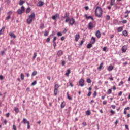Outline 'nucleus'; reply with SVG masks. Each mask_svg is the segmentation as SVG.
Segmentation results:
<instances>
[{
	"instance_id": "nucleus-1",
	"label": "nucleus",
	"mask_w": 130,
	"mask_h": 130,
	"mask_svg": "<svg viewBox=\"0 0 130 130\" xmlns=\"http://www.w3.org/2000/svg\"><path fill=\"white\" fill-rule=\"evenodd\" d=\"M35 20V13L33 12L31 15L28 16V18L27 19L26 22L28 25L32 23V21Z\"/></svg>"
},
{
	"instance_id": "nucleus-2",
	"label": "nucleus",
	"mask_w": 130,
	"mask_h": 130,
	"mask_svg": "<svg viewBox=\"0 0 130 130\" xmlns=\"http://www.w3.org/2000/svg\"><path fill=\"white\" fill-rule=\"evenodd\" d=\"M95 16L100 18L102 16V9L100 7H97L95 9Z\"/></svg>"
},
{
	"instance_id": "nucleus-3",
	"label": "nucleus",
	"mask_w": 130,
	"mask_h": 130,
	"mask_svg": "<svg viewBox=\"0 0 130 130\" xmlns=\"http://www.w3.org/2000/svg\"><path fill=\"white\" fill-rule=\"evenodd\" d=\"M66 18V19L65 20V23H68V22L70 21V13H69V12H66L65 16H61V19L62 21H63V20H64Z\"/></svg>"
},
{
	"instance_id": "nucleus-4",
	"label": "nucleus",
	"mask_w": 130,
	"mask_h": 130,
	"mask_svg": "<svg viewBox=\"0 0 130 130\" xmlns=\"http://www.w3.org/2000/svg\"><path fill=\"white\" fill-rule=\"evenodd\" d=\"M21 9L17 10V13L19 15H22L25 12V7L24 6H22Z\"/></svg>"
},
{
	"instance_id": "nucleus-5",
	"label": "nucleus",
	"mask_w": 130,
	"mask_h": 130,
	"mask_svg": "<svg viewBox=\"0 0 130 130\" xmlns=\"http://www.w3.org/2000/svg\"><path fill=\"white\" fill-rule=\"evenodd\" d=\"M24 124H26V123H27V129H30V122L28 121L26 119L24 118L23 120V121H22V123H23Z\"/></svg>"
},
{
	"instance_id": "nucleus-6",
	"label": "nucleus",
	"mask_w": 130,
	"mask_h": 130,
	"mask_svg": "<svg viewBox=\"0 0 130 130\" xmlns=\"http://www.w3.org/2000/svg\"><path fill=\"white\" fill-rule=\"evenodd\" d=\"M88 28L89 30H92L93 28H95V25L92 22H89L88 25Z\"/></svg>"
},
{
	"instance_id": "nucleus-7",
	"label": "nucleus",
	"mask_w": 130,
	"mask_h": 130,
	"mask_svg": "<svg viewBox=\"0 0 130 130\" xmlns=\"http://www.w3.org/2000/svg\"><path fill=\"white\" fill-rule=\"evenodd\" d=\"M85 85V80L84 79H81L79 81V86L81 87H83Z\"/></svg>"
},
{
	"instance_id": "nucleus-8",
	"label": "nucleus",
	"mask_w": 130,
	"mask_h": 130,
	"mask_svg": "<svg viewBox=\"0 0 130 130\" xmlns=\"http://www.w3.org/2000/svg\"><path fill=\"white\" fill-rule=\"evenodd\" d=\"M69 24L71 25V26H73V25H74V24H75V19L74 18H71L70 19V17H69Z\"/></svg>"
},
{
	"instance_id": "nucleus-9",
	"label": "nucleus",
	"mask_w": 130,
	"mask_h": 130,
	"mask_svg": "<svg viewBox=\"0 0 130 130\" xmlns=\"http://www.w3.org/2000/svg\"><path fill=\"white\" fill-rule=\"evenodd\" d=\"M57 18H59V14H58V13H57L55 15H53L52 16V20H55V21H56Z\"/></svg>"
},
{
	"instance_id": "nucleus-10",
	"label": "nucleus",
	"mask_w": 130,
	"mask_h": 130,
	"mask_svg": "<svg viewBox=\"0 0 130 130\" xmlns=\"http://www.w3.org/2000/svg\"><path fill=\"white\" fill-rule=\"evenodd\" d=\"M95 35L98 38H100V37H101V33L100 32V30H98L95 33Z\"/></svg>"
},
{
	"instance_id": "nucleus-11",
	"label": "nucleus",
	"mask_w": 130,
	"mask_h": 130,
	"mask_svg": "<svg viewBox=\"0 0 130 130\" xmlns=\"http://www.w3.org/2000/svg\"><path fill=\"white\" fill-rule=\"evenodd\" d=\"M85 17L86 18V19H87V20H89V19H91V20H92V21H94V18H93V17H92V16H88V15H87V14H85Z\"/></svg>"
},
{
	"instance_id": "nucleus-12",
	"label": "nucleus",
	"mask_w": 130,
	"mask_h": 130,
	"mask_svg": "<svg viewBox=\"0 0 130 130\" xmlns=\"http://www.w3.org/2000/svg\"><path fill=\"white\" fill-rule=\"evenodd\" d=\"M126 50H127V47L124 45L122 47V52H126Z\"/></svg>"
},
{
	"instance_id": "nucleus-13",
	"label": "nucleus",
	"mask_w": 130,
	"mask_h": 130,
	"mask_svg": "<svg viewBox=\"0 0 130 130\" xmlns=\"http://www.w3.org/2000/svg\"><path fill=\"white\" fill-rule=\"evenodd\" d=\"M44 5V2H42V1H39L37 6V7H42V5Z\"/></svg>"
},
{
	"instance_id": "nucleus-14",
	"label": "nucleus",
	"mask_w": 130,
	"mask_h": 130,
	"mask_svg": "<svg viewBox=\"0 0 130 130\" xmlns=\"http://www.w3.org/2000/svg\"><path fill=\"white\" fill-rule=\"evenodd\" d=\"M96 42V38L94 37H92L91 38V41H90V43H92V44H94Z\"/></svg>"
},
{
	"instance_id": "nucleus-15",
	"label": "nucleus",
	"mask_w": 130,
	"mask_h": 130,
	"mask_svg": "<svg viewBox=\"0 0 130 130\" xmlns=\"http://www.w3.org/2000/svg\"><path fill=\"white\" fill-rule=\"evenodd\" d=\"M79 39H80V34H78L75 36V41L76 42L79 41Z\"/></svg>"
},
{
	"instance_id": "nucleus-16",
	"label": "nucleus",
	"mask_w": 130,
	"mask_h": 130,
	"mask_svg": "<svg viewBox=\"0 0 130 130\" xmlns=\"http://www.w3.org/2000/svg\"><path fill=\"white\" fill-rule=\"evenodd\" d=\"M63 53V52H62V50H59L57 52V54L58 56H61V55H62Z\"/></svg>"
},
{
	"instance_id": "nucleus-17",
	"label": "nucleus",
	"mask_w": 130,
	"mask_h": 130,
	"mask_svg": "<svg viewBox=\"0 0 130 130\" xmlns=\"http://www.w3.org/2000/svg\"><path fill=\"white\" fill-rule=\"evenodd\" d=\"M113 69H114V68L113 67V66H112V65H110L109 66V67L108 68V71H112V70H113Z\"/></svg>"
},
{
	"instance_id": "nucleus-18",
	"label": "nucleus",
	"mask_w": 130,
	"mask_h": 130,
	"mask_svg": "<svg viewBox=\"0 0 130 130\" xmlns=\"http://www.w3.org/2000/svg\"><path fill=\"white\" fill-rule=\"evenodd\" d=\"M103 68V62H102L100 66L98 68V70H99V71H101V69Z\"/></svg>"
},
{
	"instance_id": "nucleus-19",
	"label": "nucleus",
	"mask_w": 130,
	"mask_h": 130,
	"mask_svg": "<svg viewBox=\"0 0 130 130\" xmlns=\"http://www.w3.org/2000/svg\"><path fill=\"white\" fill-rule=\"evenodd\" d=\"M122 34L124 35V36H127V35H128V32L126 30H124Z\"/></svg>"
},
{
	"instance_id": "nucleus-20",
	"label": "nucleus",
	"mask_w": 130,
	"mask_h": 130,
	"mask_svg": "<svg viewBox=\"0 0 130 130\" xmlns=\"http://www.w3.org/2000/svg\"><path fill=\"white\" fill-rule=\"evenodd\" d=\"M9 36H10V37H13L14 38H16V35L13 32H10Z\"/></svg>"
},
{
	"instance_id": "nucleus-21",
	"label": "nucleus",
	"mask_w": 130,
	"mask_h": 130,
	"mask_svg": "<svg viewBox=\"0 0 130 130\" xmlns=\"http://www.w3.org/2000/svg\"><path fill=\"white\" fill-rule=\"evenodd\" d=\"M70 74H71V70L68 69L67 72L66 73V75L67 76V77H69Z\"/></svg>"
},
{
	"instance_id": "nucleus-22",
	"label": "nucleus",
	"mask_w": 130,
	"mask_h": 130,
	"mask_svg": "<svg viewBox=\"0 0 130 130\" xmlns=\"http://www.w3.org/2000/svg\"><path fill=\"white\" fill-rule=\"evenodd\" d=\"M93 44H92V43H89L87 45V48L90 49L91 48V47H92L93 46L92 45Z\"/></svg>"
},
{
	"instance_id": "nucleus-23",
	"label": "nucleus",
	"mask_w": 130,
	"mask_h": 130,
	"mask_svg": "<svg viewBox=\"0 0 130 130\" xmlns=\"http://www.w3.org/2000/svg\"><path fill=\"white\" fill-rule=\"evenodd\" d=\"M31 12V8L30 7H28L26 10V14H29Z\"/></svg>"
},
{
	"instance_id": "nucleus-24",
	"label": "nucleus",
	"mask_w": 130,
	"mask_h": 130,
	"mask_svg": "<svg viewBox=\"0 0 130 130\" xmlns=\"http://www.w3.org/2000/svg\"><path fill=\"white\" fill-rule=\"evenodd\" d=\"M115 4V0H111L110 5L111 6H114Z\"/></svg>"
},
{
	"instance_id": "nucleus-25",
	"label": "nucleus",
	"mask_w": 130,
	"mask_h": 130,
	"mask_svg": "<svg viewBox=\"0 0 130 130\" xmlns=\"http://www.w3.org/2000/svg\"><path fill=\"white\" fill-rule=\"evenodd\" d=\"M14 110L15 111L16 113H18L19 110V108H17V107H15L14 108Z\"/></svg>"
},
{
	"instance_id": "nucleus-26",
	"label": "nucleus",
	"mask_w": 130,
	"mask_h": 130,
	"mask_svg": "<svg viewBox=\"0 0 130 130\" xmlns=\"http://www.w3.org/2000/svg\"><path fill=\"white\" fill-rule=\"evenodd\" d=\"M58 92V89H54V93L55 96H56V95H57Z\"/></svg>"
},
{
	"instance_id": "nucleus-27",
	"label": "nucleus",
	"mask_w": 130,
	"mask_h": 130,
	"mask_svg": "<svg viewBox=\"0 0 130 130\" xmlns=\"http://www.w3.org/2000/svg\"><path fill=\"white\" fill-rule=\"evenodd\" d=\"M24 3H25V1H24L20 0L19 2V5L20 6H23V5H24Z\"/></svg>"
},
{
	"instance_id": "nucleus-28",
	"label": "nucleus",
	"mask_w": 130,
	"mask_h": 130,
	"mask_svg": "<svg viewBox=\"0 0 130 130\" xmlns=\"http://www.w3.org/2000/svg\"><path fill=\"white\" fill-rule=\"evenodd\" d=\"M5 31V27H2V28L0 30V35H2L3 34V32H4Z\"/></svg>"
},
{
	"instance_id": "nucleus-29",
	"label": "nucleus",
	"mask_w": 130,
	"mask_h": 130,
	"mask_svg": "<svg viewBox=\"0 0 130 130\" xmlns=\"http://www.w3.org/2000/svg\"><path fill=\"white\" fill-rule=\"evenodd\" d=\"M66 106V103L63 102L61 104V108H63Z\"/></svg>"
},
{
	"instance_id": "nucleus-30",
	"label": "nucleus",
	"mask_w": 130,
	"mask_h": 130,
	"mask_svg": "<svg viewBox=\"0 0 130 130\" xmlns=\"http://www.w3.org/2000/svg\"><path fill=\"white\" fill-rule=\"evenodd\" d=\"M122 30H123L122 27H119L118 28V32H122Z\"/></svg>"
},
{
	"instance_id": "nucleus-31",
	"label": "nucleus",
	"mask_w": 130,
	"mask_h": 130,
	"mask_svg": "<svg viewBox=\"0 0 130 130\" xmlns=\"http://www.w3.org/2000/svg\"><path fill=\"white\" fill-rule=\"evenodd\" d=\"M58 88H59V85H58V84H55L54 86V89L58 90Z\"/></svg>"
},
{
	"instance_id": "nucleus-32",
	"label": "nucleus",
	"mask_w": 130,
	"mask_h": 130,
	"mask_svg": "<svg viewBox=\"0 0 130 130\" xmlns=\"http://www.w3.org/2000/svg\"><path fill=\"white\" fill-rule=\"evenodd\" d=\"M86 115H91V111L90 110H88L86 112Z\"/></svg>"
},
{
	"instance_id": "nucleus-33",
	"label": "nucleus",
	"mask_w": 130,
	"mask_h": 130,
	"mask_svg": "<svg viewBox=\"0 0 130 130\" xmlns=\"http://www.w3.org/2000/svg\"><path fill=\"white\" fill-rule=\"evenodd\" d=\"M84 42H85V39H83L81 41V43H80L79 45L80 46H82V45H83V43H84Z\"/></svg>"
},
{
	"instance_id": "nucleus-34",
	"label": "nucleus",
	"mask_w": 130,
	"mask_h": 130,
	"mask_svg": "<svg viewBox=\"0 0 130 130\" xmlns=\"http://www.w3.org/2000/svg\"><path fill=\"white\" fill-rule=\"evenodd\" d=\"M25 77V76L24 75V74L21 73V80H24V78Z\"/></svg>"
},
{
	"instance_id": "nucleus-35",
	"label": "nucleus",
	"mask_w": 130,
	"mask_h": 130,
	"mask_svg": "<svg viewBox=\"0 0 130 130\" xmlns=\"http://www.w3.org/2000/svg\"><path fill=\"white\" fill-rule=\"evenodd\" d=\"M87 82L89 83V84H91V83H92V81L91 80V79L90 78H88L87 79Z\"/></svg>"
},
{
	"instance_id": "nucleus-36",
	"label": "nucleus",
	"mask_w": 130,
	"mask_h": 130,
	"mask_svg": "<svg viewBox=\"0 0 130 130\" xmlns=\"http://www.w3.org/2000/svg\"><path fill=\"white\" fill-rule=\"evenodd\" d=\"M71 110H72V108L69 107L68 109L67 113H70V112H71Z\"/></svg>"
},
{
	"instance_id": "nucleus-37",
	"label": "nucleus",
	"mask_w": 130,
	"mask_h": 130,
	"mask_svg": "<svg viewBox=\"0 0 130 130\" xmlns=\"http://www.w3.org/2000/svg\"><path fill=\"white\" fill-rule=\"evenodd\" d=\"M37 75V71H34L32 74V76H36Z\"/></svg>"
},
{
	"instance_id": "nucleus-38",
	"label": "nucleus",
	"mask_w": 130,
	"mask_h": 130,
	"mask_svg": "<svg viewBox=\"0 0 130 130\" xmlns=\"http://www.w3.org/2000/svg\"><path fill=\"white\" fill-rule=\"evenodd\" d=\"M36 56H37V53H34L33 56V59H35V58H36Z\"/></svg>"
},
{
	"instance_id": "nucleus-39",
	"label": "nucleus",
	"mask_w": 130,
	"mask_h": 130,
	"mask_svg": "<svg viewBox=\"0 0 130 130\" xmlns=\"http://www.w3.org/2000/svg\"><path fill=\"white\" fill-rule=\"evenodd\" d=\"M10 19H11V15H8V16L7 17L6 20H7L8 21H9V20H10Z\"/></svg>"
},
{
	"instance_id": "nucleus-40",
	"label": "nucleus",
	"mask_w": 130,
	"mask_h": 130,
	"mask_svg": "<svg viewBox=\"0 0 130 130\" xmlns=\"http://www.w3.org/2000/svg\"><path fill=\"white\" fill-rule=\"evenodd\" d=\"M67 96H68V99H69V100H72L73 99L72 98V97L70 96V95H69V93H67Z\"/></svg>"
},
{
	"instance_id": "nucleus-41",
	"label": "nucleus",
	"mask_w": 130,
	"mask_h": 130,
	"mask_svg": "<svg viewBox=\"0 0 130 130\" xmlns=\"http://www.w3.org/2000/svg\"><path fill=\"white\" fill-rule=\"evenodd\" d=\"M122 24H126V23H127V20H123L122 21Z\"/></svg>"
},
{
	"instance_id": "nucleus-42",
	"label": "nucleus",
	"mask_w": 130,
	"mask_h": 130,
	"mask_svg": "<svg viewBox=\"0 0 130 130\" xmlns=\"http://www.w3.org/2000/svg\"><path fill=\"white\" fill-rule=\"evenodd\" d=\"M106 19L109 21V20H110V16L109 15H107Z\"/></svg>"
},
{
	"instance_id": "nucleus-43",
	"label": "nucleus",
	"mask_w": 130,
	"mask_h": 130,
	"mask_svg": "<svg viewBox=\"0 0 130 130\" xmlns=\"http://www.w3.org/2000/svg\"><path fill=\"white\" fill-rule=\"evenodd\" d=\"M93 96L94 98H95L97 96V92L96 91L94 92Z\"/></svg>"
},
{
	"instance_id": "nucleus-44",
	"label": "nucleus",
	"mask_w": 130,
	"mask_h": 130,
	"mask_svg": "<svg viewBox=\"0 0 130 130\" xmlns=\"http://www.w3.org/2000/svg\"><path fill=\"white\" fill-rule=\"evenodd\" d=\"M48 32L47 31H45L44 33V36H48Z\"/></svg>"
},
{
	"instance_id": "nucleus-45",
	"label": "nucleus",
	"mask_w": 130,
	"mask_h": 130,
	"mask_svg": "<svg viewBox=\"0 0 130 130\" xmlns=\"http://www.w3.org/2000/svg\"><path fill=\"white\" fill-rule=\"evenodd\" d=\"M110 113H111V114L113 115V114H115V112L114 111H113V110H111L110 111Z\"/></svg>"
},
{
	"instance_id": "nucleus-46",
	"label": "nucleus",
	"mask_w": 130,
	"mask_h": 130,
	"mask_svg": "<svg viewBox=\"0 0 130 130\" xmlns=\"http://www.w3.org/2000/svg\"><path fill=\"white\" fill-rule=\"evenodd\" d=\"M53 42V46L54 49H55V47H56V43L55 42Z\"/></svg>"
},
{
	"instance_id": "nucleus-47",
	"label": "nucleus",
	"mask_w": 130,
	"mask_h": 130,
	"mask_svg": "<svg viewBox=\"0 0 130 130\" xmlns=\"http://www.w3.org/2000/svg\"><path fill=\"white\" fill-rule=\"evenodd\" d=\"M112 92V91L111 90V89H109L108 90V94H111V92Z\"/></svg>"
},
{
	"instance_id": "nucleus-48",
	"label": "nucleus",
	"mask_w": 130,
	"mask_h": 130,
	"mask_svg": "<svg viewBox=\"0 0 130 130\" xmlns=\"http://www.w3.org/2000/svg\"><path fill=\"white\" fill-rule=\"evenodd\" d=\"M37 83L36 81H34L31 84L32 86H35V84H37Z\"/></svg>"
},
{
	"instance_id": "nucleus-49",
	"label": "nucleus",
	"mask_w": 130,
	"mask_h": 130,
	"mask_svg": "<svg viewBox=\"0 0 130 130\" xmlns=\"http://www.w3.org/2000/svg\"><path fill=\"white\" fill-rule=\"evenodd\" d=\"M91 95H92V92L89 91V92H88V94H87V96H88V97H90V96H91Z\"/></svg>"
},
{
	"instance_id": "nucleus-50",
	"label": "nucleus",
	"mask_w": 130,
	"mask_h": 130,
	"mask_svg": "<svg viewBox=\"0 0 130 130\" xmlns=\"http://www.w3.org/2000/svg\"><path fill=\"white\" fill-rule=\"evenodd\" d=\"M57 36H62V34H61V32H58L57 33Z\"/></svg>"
},
{
	"instance_id": "nucleus-51",
	"label": "nucleus",
	"mask_w": 130,
	"mask_h": 130,
	"mask_svg": "<svg viewBox=\"0 0 130 130\" xmlns=\"http://www.w3.org/2000/svg\"><path fill=\"white\" fill-rule=\"evenodd\" d=\"M44 28V24H42L40 26V29H43Z\"/></svg>"
},
{
	"instance_id": "nucleus-52",
	"label": "nucleus",
	"mask_w": 130,
	"mask_h": 130,
	"mask_svg": "<svg viewBox=\"0 0 130 130\" xmlns=\"http://www.w3.org/2000/svg\"><path fill=\"white\" fill-rule=\"evenodd\" d=\"M13 128L14 130H17V127L15 125H13Z\"/></svg>"
},
{
	"instance_id": "nucleus-53",
	"label": "nucleus",
	"mask_w": 130,
	"mask_h": 130,
	"mask_svg": "<svg viewBox=\"0 0 130 130\" xmlns=\"http://www.w3.org/2000/svg\"><path fill=\"white\" fill-rule=\"evenodd\" d=\"M0 80H1V81L4 80V76H3V75H0Z\"/></svg>"
},
{
	"instance_id": "nucleus-54",
	"label": "nucleus",
	"mask_w": 130,
	"mask_h": 130,
	"mask_svg": "<svg viewBox=\"0 0 130 130\" xmlns=\"http://www.w3.org/2000/svg\"><path fill=\"white\" fill-rule=\"evenodd\" d=\"M129 13H130V11L126 10V12H125V14H127V15H128Z\"/></svg>"
},
{
	"instance_id": "nucleus-55",
	"label": "nucleus",
	"mask_w": 130,
	"mask_h": 130,
	"mask_svg": "<svg viewBox=\"0 0 130 130\" xmlns=\"http://www.w3.org/2000/svg\"><path fill=\"white\" fill-rule=\"evenodd\" d=\"M6 117H10V113H8L6 114Z\"/></svg>"
},
{
	"instance_id": "nucleus-56",
	"label": "nucleus",
	"mask_w": 130,
	"mask_h": 130,
	"mask_svg": "<svg viewBox=\"0 0 130 130\" xmlns=\"http://www.w3.org/2000/svg\"><path fill=\"white\" fill-rule=\"evenodd\" d=\"M82 124L84 125V126H86L87 125V123H86V122H83Z\"/></svg>"
},
{
	"instance_id": "nucleus-57",
	"label": "nucleus",
	"mask_w": 130,
	"mask_h": 130,
	"mask_svg": "<svg viewBox=\"0 0 130 130\" xmlns=\"http://www.w3.org/2000/svg\"><path fill=\"white\" fill-rule=\"evenodd\" d=\"M106 49H107V48L106 47H104L103 48V51H106Z\"/></svg>"
},
{
	"instance_id": "nucleus-58",
	"label": "nucleus",
	"mask_w": 130,
	"mask_h": 130,
	"mask_svg": "<svg viewBox=\"0 0 130 130\" xmlns=\"http://www.w3.org/2000/svg\"><path fill=\"white\" fill-rule=\"evenodd\" d=\"M111 106L113 109H115V107H116V106L114 105H111Z\"/></svg>"
},
{
	"instance_id": "nucleus-59",
	"label": "nucleus",
	"mask_w": 130,
	"mask_h": 130,
	"mask_svg": "<svg viewBox=\"0 0 130 130\" xmlns=\"http://www.w3.org/2000/svg\"><path fill=\"white\" fill-rule=\"evenodd\" d=\"M125 126L126 129L129 130V128H128V125H125Z\"/></svg>"
},
{
	"instance_id": "nucleus-60",
	"label": "nucleus",
	"mask_w": 130,
	"mask_h": 130,
	"mask_svg": "<svg viewBox=\"0 0 130 130\" xmlns=\"http://www.w3.org/2000/svg\"><path fill=\"white\" fill-rule=\"evenodd\" d=\"M68 32V30L66 29H64L63 30V33H64V34H66V33Z\"/></svg>"
},
{
	"instance_id": "nucleus-61",
	"label": "nucleus",
	"mask_w": 130,
	"mask_h": 130,
	"mask_svg": "<svg viewBox=\"0 0 130 130\" xmlns=\"http://www.w3.org/2000/svg\"><path fill=\"white\" fill-rule=\"evenodd\" d=\"M49 41H50V38H48L46 40V42H49Z\"/></svg>"
},
{
	"instance_id": "nucleus-62",
	"label": "nucleus",
	"mask_w": 130,
	"mask_h": 130,
	"mask_svg": "<svg viewBox=\"0 0 130 130\" xmlns=\"http://www.w3.org/2000/svg\"><path fill=\"white\" fill-rule=\"evenodd\" d=\"M121 95H122V91H120V92L118 93V96H121Z\"/></svg>"
},
{
	"instance_id": "nucleus-63",
	"label": "nucleus",
	"mask_w": 130,
	"mask_h": 130,
	"mask_svg": "<svg viewBox=\"0 0 130 130\" xmlns=\"http://www.w3.org/2000/svg\"><path fill=\"white\" fill-rule=\"evenodd\" d=\"M107 103V102H106V101H104L103 102V104H104V105H105V104H106Z\"/></svg>"
},
{
	"instance_id": "nucleus-64",
	"label": "nucleus",
	"mask_w": 130,
	"mask_h": 130,
	"mask_svg": "<svg viewBox=\"0 0 130 130\" xmlns=\"http://www.w3.org/2000/svg\"><path fill=\"white\" fill-rule=\"evenodd\" d=\"M66 64V61H62V66H64Z\"/></svg>"
}]
</instances>
